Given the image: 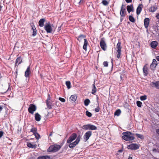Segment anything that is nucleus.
<instances>
[{
  "instance_id": "nucleus-61",
  "label": "nucleus",
  "mask_w": 159,
  "mask_h": 159,
  "mask_svg": "<svg viewBox=\"0 0 159 159\" xmlns=\"http://www.w3.org/2000/svg\"><path fill=\"white\" fill-rule=\"evenodd\" d=\"M61 26H60V27H59L58 28V31H60V30L61 29Z\"/></svg>"
},
{
  "instance_id": "nucleus-46",
  "label": "nucleus",
  "mask_w": 159,
  "mask_h": 159,
  "mask_svg": "<svg viewBox=\"0 0 159 159\" xmlns=\"http://www.w3.org/2000/svg\"><path fill=\"white\" fill-rule=\"evenodd\" d=\"M136 136L137 137L141 139H142L143 138V136L141 134H136Z\"/></svg>"
},
{
  "instance_id": "nucleus-34",
  "label": "nucleus",
  "mask_w": 159,
  "mask_h": 159,
  "mask_svg": "<svg viewBox=\"0 0 159 159\" xmlns=\"http://www.w3.org/2000/svg\"><path fill=\"white\" fill-rule=\"evenodd\" d=\"M157 7L155 6H152L149 10L150 11L152 12H153L155 11L157 9Z\"/></svg>"
},
{
  "instance_id": "nucleus-8",
  "label": "nucleus",
  "mask_w": 159,
  "mask_h": 159,
  "mask_svg": "<svg viewBox=\"0 0 159 159\" xmlns=\"http://www.w3.org/2000/svg\"><path fill=\"white\" fill-rule=\"evenodd\" d=\"M139 145L136 143H132L127 146L128 149L131 150H136L139 149Z\"/></svg>"
},
{
  "instance_id": "nucleus-59",
  "label": "nucleus",
  "mask_w": 159,
  "mask_h": 159,
  "mask_svg": "<svg viewBox=\"0 0 159 159\" xmlns=\"http://www.w3.org/2000/svg\"><path fill=\"white\" fill-rule=\"evenodd\" d=\"M84 0H80L79 3H82L83 2Z\"/></svg>"
},
{
  "instance_id": "nucleus-63",
  "label": "nucleus",
  "mask_w": 159,
  "mask_h": 159,
  "mask_svg": "<svg viewBox=\"0 0 159 159\" xmlns=\"http://www.w3.org/2000/svg\"><path fill=\"white\" fill-rule=\"evenodd\" d=\"M128 159H132V157H129Z\"/></svg>"
},
{
  "instance_id": "nucleus-14",
  "label": "nucleus",
  "mask_w": 159,
  "mask_h": 159,
  "mask_svg": "<svg viewBox=\"0 0 159 159\" xmlns=\"http://www.w3.org/2000/svg\"><path fill=\"white\" fill-rule=\"evenodd\" d=\"M30 65L28 66L25 72V76L26 77H28L30 74Z\"/></svg>"
},
{
  "instance_id": "nucleus-62",
  "label": "nucleus",
  "mask_w": 159,
  "mask_h": 159,
  "mask_svg": "<svg viewBox=\"0 0 159 159\" xmlns=\"http://www.w3.org/2000/svg\"><path fill=\"white\" fill-rule=\"evenodd\" d=\"M50 147H49L48 148V149H47V151H48V152H50Z\"/></svg>"
},
{
  "instance_id": "nucleus-44",
  "label": "nucleus",
  "mask_w": 159,
  "mask_h": 159,
  "mask_svg": "<svg viewBox=\"0 0 159 159\" xmlns=\"http://www.w3.org/2000/svg\"><path fill=\"white\" fill-rule=\"evenodd\" d=\"M86 115L89 117H91L92 116V113L89 112L88 111H87L86 112Z\"/></svg>"
},
{
  "instance_id": "nucleus-19",
  "label": "nucleus",
  "mask_w": 159,
  "mask_h": 159,
  "mask_svg": "<svg viewBox=\"0 0 159 159\" xmlns=\"http://www.w3.org/2000/svg\"><path fill=\"white\" fill-rule=\"evenodd\" d=\"M158 43L156 41H153L151 42L150 45L151 47L154 49H155L157 46Z\"/></svg>"
},
{
  "instance_id": "nucleus-40",
  "label": "nucleus",
  "mask_w": 159,
  "mask_h": 159,
  "mask_svg": "<svg viewBox=\"0 0 159 159\" xmlns=\"http://www.w3.org/2000/svg\"><path fill=\"white\" fill-rule=\"evenodd\" d=\"M121 113V111L120 109L117 110L115 112L114 115L117 116H119Z\"/></svg>"
},
{
  "instance_id": "nucleus-17",
  "label": "nucleus",
  "mask_w": 159,
  "mask_h": 159,
  "mask_svg": "<svg viewBox=\"0 0 159 159\" xmlns=\"http://www.w3.org/2000/svg\"><path fill=\"white\" fill-rule=\"evenodd\" d=\"M22 62V59L20 57H18L16 59L15 63V66H18Z\"/></svg>"
},
{
  "instance_id": "nucleus-48",
  "label": "nucleus",
  "mask_w": 159,
  "mask_h": 159,
  "mask_svg": "<svg viewBox=\"0 0 159 159\" xmlns=\"http://www.w3.org/2000/svg\"><path fill=\"white\" fill-rule=\"evenodd\" d=\"M103 65L105 67H107L108 66V63L107 61H105L103 62Z\"/></svg>"
},
{
  "instance_id": "nucleus-33",
  "label": "nucleus",
  "mask_w": 159,
  "mask_h": 159,
  "mask_svg": "<svg viewBox=\"0 0 159 159\" xmlns=\"http://www.w3.org/2000/svg\"><path fill=\"white\" fill-rule=\"evenodd\" d=\"M6 89H5L4 87L1 88L0 89L1 91L0 92V94L1 95H3L6 93Z\"/></svg>"
},
{
  "instance_id": "nucleus-64",
  "label": "nucleus",
  "mask_w": 159,
  "mask_h": 159,
  "mask_svg": "<svg viewBox=\"0 0 159 159\" xmlns=\"http://www.w3.org/2000/svg\"><path fill=\"white\" fill-rule=\"evenodd\" d=\"M123 18H122V17L121 18H120V20L121 21H122L123 20Z\"/></svg>"
},
{
  "instance_id": "nucleus-60",
  "label": "nucleus",
  "mask_w": 159,
  "mask_h": 159,
  "mask_svg": "<svg viewBox=\"0 0 159 159\" xmlns=\"http://www.w3.org/2000/svg\"><path fill=\"white\" fill-rule=\"evenodd\" d=\"M28 159H35V158L33 157H30V158H29Z\"/></svg>"
},
{
  "instance_id": "nucleus-27",
  "label": "nucleus",
  "mask_w": 159,
  "mask_h": 159,
  "mask_svg": "<svg viewBox=\"0 0 159 159\" xmlns=\"http://www.w3.org/2000/svg\"><path fill=\"white\" fill-rule=\"evenodd\" d=\"M85 37V35L83 34H81L78 37L77 39L80 42L82 41L84 39H85L84 38Z\"/></svg>"
},
{
  "instance_id": "nucleus-23",
  "label": "nucleus",
  "mask_w": 159,
  "mask_h": 159,
  "mask_svg": "<svg viewBox=\"0 0 159 159\" xmlns=\"http://www.w3.org/2000/svg\"><path fill=\"white\" fill-rule=\"evenodd\" d=\"M32 29L33 30V33L32 35V36L33 37L35 36L37 34V30L34 25L32 26Z\"/></svg>"
},
{
  "instance_id": "nucleus-51",
  "label": "nucleus",
  "mask_w": 159,
  "mask_h": 159,
  "mask_svg": "<svg viewBox=\"0 0 159 159\" xmlns=\"http://www.w3.org/2000/svg\"><path fill=\"white\" fill-rule=\"evenodd\" d=\"M9 87L8 88V89L7 90H6V93L7 92H8V91H9V90H11V87L10 86V85H9Z\"/></svg>"
},
{
  "instance_id": "nucleus-49",
  "label": "nucleus",
  "mask_w": 159,
  "mask_h": 159,
  "mask_svg": "<svg viewBox=\"0 0 159 159\" xmlns=\"http://www.w3.org/2000/svg\"><path fill=\"white\" fill-rule=\"evenodd\" d=\"M100 108L99 106H98L96 108H95V111L96 112H98L99 111Z\"/></svg>"
},
{
  "instance_id": "nucleus-12",
  "label": "nucleus",
  "mask_w": 159,
  "mask_h": 159,
  "mask_svg": "<svg viewBox=\"0 0 159 159\" xmlns=\"http://www.w3.org/2000/svg\"><path fill=\"white\" fill-rule=\"evenodd\" d=\"M157 65V62L155 59H153L152 62L150 66V68L152 70H155V68Z\"/></svg>"
},
{
  "instance_id": "nucleus-7",
  "label": "nucleus",
  "mask_w": 159,
  "mask_h": 159,
  "mask_svg": "<svg viewBox=\"0 0 159 159\" xmlns=\"http://www.w3.org/2000/svg\"><path fill=\"white\" fill-rule=\"evenodd\" d=\"M80 136H78L75 141L72 143H70L69 145V148H72L75 147L76 145L79 143V142L80 141Z\"/></svg>"
},
{
  "instance_id": "nucleus-2",
  "label": "nucleus",
  "mask_w": 159,
  "mask_h": 159,
  "mask_svg": "<svg viewBox=\"0 0 159 159\" xmlns=\"http://www.w3.org/2000/svg\"><path fill=\"white\" fill-rule=\"evenodd\" d=\"M50 94H48V97L46 101V104L48 107L45 108L44 110V119L46 120L47 119L49 115L48 110L50 109Z\"/></svg>"
},
{
  "instance_id": "nucleus-22",
  "label": "nucleus",
  "mask_w": 159,
  "mask_h": 159,
  "mask_svg": "<svg viewBox=\"0 0 159 159\" xmlns=\"http://www.w3.org/2000/svg\"><path fill=\"white\" fill-rule=\"evenodd\" d=\"M45 20V19L44 18H42L39 20V24L40 27H42L44 26V24Z\"/></svg>"
},
{
  "instance_id": "nucleus-55",
  "label": "nucleus",
  "mask_w": 159,
  "mask_h": 159,
  "mask_svg": "<svg viewBox=\"0 0 159 159\" xmlns=\"http://www.w3.org/2000/svg\"><path fill=\"white\" fill-rule=\"evenodd\" d=\"M123 149H121L119 150L118 151V152H123Z\"/></svg>"
},
{
  "instance_id": "nucleus-26",
  "label": "nucleus",
  "mask_w": 159,
  "mask_h": 159,
  "mask_svg": "<svg viewBox=\"0 0 159 159\" xmlns=\"http://www.w3.org/2000/svg\"><path fill=\"white\" fill-rule=\"evenodd\" d=\"M84 43L83 46V48L85 50H87V46L88 44V43L87 40L86 39H84Z\"/></svg>"
},
{
  "instance_id": "nucleus-58",
  "label": "nucleus",
  "mask_w": 159,
  "mask_h": 159,
  "mask_svg": "<svg viewBox=\"0 0 159 159\" xmlns=\"http://www.w3.org/2000/svg\"><path fill=\"white\" fill-rule=\"evenodd\" d=\"M156 17L158 19H159V13L156 16Z\"/></svg>"
},
{
  "instance_id": "nucleus-35",
  "label": "nucleus",
  "mask_w": 159,
  "mask_h": 159,
  "mask_svg": "<svg viewBox=\"0 0 159 159\" xmlns=\"http://www.w3.org/2000/svg\"><path fill=\"white\" fill-rule=\"evenodd\" d=\"M84 102L85 106H87L90 103V102L89 99H86L84 100Z\"/></svg>"
},
{
  "instance_id": "nucleus-50",
  "label": "nucleus",
  "mask_w": 159,
  "mask_h": 159,
  "mask_svg": "<svg viewBox=\"0 0 159 159\" xmlns=\"http://www.w3.org/2000/svg\"><path fill=\"white\" fill-rule=\"evenodd\" d=\"M4 132L2 131H0V138H1Z\"/></svg>"
},
{
  "instance_id": "nucleus-43",
  "label": "nucleus",
  "mask_w": 159,
  "mask_h": 159,
  "mask_svg": "<svg viewBox=\"0 0 159 159\" xmlns=\"http://www.w3.org/2000/svg\"><path fill=\"white\" fill-rule=\"evenodd\" d=\"M102 3L103 5L105 6L109 4L108 2L106 0H104L102 1Z\"/></svg>"
},
{
  "instance_id": "nucleus-52",
  "label": "nucleus",
  "mask_w": 159,
  "mask_h": 159,
  "mask_svg": "<svg viewBox=\"0 0 159 159\" xmlns=\"http://www.w3.org/2000/svg\"><path fill=\"white\" fill-rule=\"evenodd\" d=\"M156 132L157 134L159 136V129H157L156 130Z\"/></svg>"
},
{
  "instance_id": "nucleus-1",
  "label": "nucleus",
  "mask_w": 159,
  "mask_h": 159,
  "mask_svg": "<svg viewBox=\"0 0 159 159\" xmlns=\"http://www.w3.org/2000/svg\"><path fill=\"white\" fill-rule=\"evenodd\" d=\"M122 134V138L126 141H132L135 139L134 134L129 131L123 132Z\"/></svg>"
},
{
  "instance_id": "nucleus-56",
  "label": "nucleus",
  "mask_w": 159,
  "mask_h": 159,
  "mask_svg": "<svg viewBox=\"0 0 159 159\" xmlns=\"http://www.w3.org/2000/svg\"><path fill=\"white\" fill-rule=\"evenodd\" d=\"M2 6L1 5V4L0 3V11L2 10Z\"/></svg>"
},
{
  "instance_id": "nucleus-11",
  "label": "nucleus",
  "mask_w": 159,
  "mask_h": 159,
  "mask_svg": "<svg viewBox=\"0 0 159 159\" xmlns=\"http://www.w3.org/2000/svg\"><path fill=\"white\" fill-rule=\"evenodd\" d=\"M126 11L125 6L124 5H122L121 6V9L120 12V15L122 17H125L126 14Z\"/></svg>"
},
{
  "instance_id": "nucleus-54",
  "label": "nucleus",
  "mask_w": 159,
  "mask_h": 159,
  "mask_svg": "<svg viewBox=\"0 0 159 159\" xmlns=\"http://www.w3.org/2000/svg\"><path fill=\"white\" fill-rule=\"evenodd\" d=\"M2 107L0 105V112L2 111Z\"/></svg>"
},
{
  "instance_id": "nucleus-13",
  "label": "nucleus",
  "mask_w": 159,
  "mask_h": 159,
  "mask_svg": "<svg viewBox=\"0 0 159 159\" xmlns=\"http://www.w3.org/2000/svg\"><path fill=\"white\" fill-rule=\"evenodd\" d=\"M53 19L54 21L53 23L52 24H50V33H52L55 31L57 26L56 24L55 23V21H54V19Z\"/></svg>"
},
{
  "instance_id": "nucleus-28",
  "label": "nucleus",
  "mask_w": 159,
  "mask_h": 159,
  "mask_svg": "<svg viewBox=\"0 0 159 159\" xmlns=\"http://www.w3.org/2000/svg\"><path fill=\"white\" fill-rule=\"evenodd\" d=\"M77 98V96L76 94L73 95L71 96L70 98V101L75 102Z\"/></svg>"
},
{
  "instance_id": "nucleus-3",
  "label": "nucleus",
  "mask_w": 159,
  "mask_h": 159,
  "mask_svg": "<svg viewBox=\"0 0 159 159\" xmlns=\"http://www.w3.org/2000/svg\"><path fill=\"white\" fill-rule=\"evenodd\" d=\"M62 146L57 144L50 145V152H55L58 151L61 148Z\"/></svg>"
},
{
  "instance_id": "nucleus-25",
  "label": "nucleus",
  "mask_w": 159,
  "mask_h": 159,
  "mask_svg": "<svg viewBox=\"0 0 159 159\" xmlns=\"http://www.w3.org/2000/svg\"><path fill=\"white\" fill-rule=\"evenodd\" d=\"M27 145L29 148L34 149L36 148L37 146L36 144H33L30 142H28L27 143Z\"/></svg>"
},
{
  "instance_id": "nucleus-24",
  "label": "nucleus",
  "mask_w": 159,
  "mask_h": 159,
  "mask_svg": "<svg viewBox=\"0 0 159 159\" xmlns=\"http://www.w3.org/2000/svg\"><path fill=\"white\" fill-rule=\"evenodd\" d=\"M143 71L145 76H147L148 74V69L146 65L143 67Z\"/></svg>"
},
{
  "instance_id": "nucleus-18",
  "label": "nucleus",
  "mask_w": 159,
  "mask_h": 159,
  "mask_svg": "<svg viewBox=\"0 0 159 159\" xmlns=\"http://www.w3.org/2000/svg\"><path fill=\"white\" fill-rule=\"evenodd\" d=\"M44 28L47 33H50V22L45 25Z\"/></svg>"
},
{
  "instance_id": "nucleus-21",
  "label": "nucleus",
  "mask_w": 159,
  "mask_h": 159,
  "mask_svg": "<svg viewBox=\"0 0 159 159\" xmlns=\"http://www.w3.org/2000/svg\"><path fill=\"white\" fill-rule=\"evenodd\" d=\"M35 120L37 121H39L41 119V116L38 113H36L35 114Z\"/></svg>"
},
{
  "instance_id": "nucleus-4",
  "label": "nucleus",
  "mask_w": 159,
  "mask_h": 159,
  "mask_svg": "<svg viewBox=\"0 0 159 159\" xmlns=\"http://www.w3.org/2000/svg\"><path fill=\"white\" fill-rule=\"evenodd\" d=\"M121 43L119 42L116 45V48L117 49L116 52V57L118 58H119L121 55Z\"/></svg>"
},
{
  "instance_id": "nucleus-6",
  "label": "nucleus",
  "mask_w": 159,
  "mask_h": 159,
  "mask_svg": "<svg viewBox=\"0 0 159 159\" xmlns=\"http://www.w3.org/2000/svg\"><path fill=\"white\" fill-rule=\"evenodd\" d=\"M100 45L101 48L104 51L107 50V46L104 38H102L100 42Z\"/></svg>"
},
{
  "instance_id": "nucleus-37",
  "label": "nucleus",
  "mask_w": 159,
  "mask_h": 159,
  "mask_svg": "<svg viewBox=\"0 0 159 159\" xmlns=\"http://www.w3.org/2000/svg\"><path fill=\"white\" fill-rule=\"evenodd\" d=\"M37 128L36 127H32L30 130V132L33 133V134L37 132Z\"/></svg>"
},
{
  "instance_id": "nucleus-32",
  "label": "nucleus",
  "mask_w": 159,
  "mask_h": 159,
  "mask_svg": "<svg viewBox=\"0 0 159 159\" xmlns=\"http://www.w3.org/2000/svg\"><path fill=\"white\" fill-rule=\"evenodd\" d=\"M97 129V127L95 125L90 124L89 127V130H95Z\"/></svg>"
},
{
  "instance_id": "nucleus-9",
  "label": "nucleus",
  "mask_w": 159,
  "mask_h": 159,
  "mask_svg": "<svg viewBox=\"0 0 159 159\" xmlns=\"http://www.w3.org/2000/svg\"><path fill=\"white\" fill-rule=\"evenodd\" d=\"M77 137V135L76 133H73L67 140V143H71Z\"/></svg>"
},
{
  "instance_id": "nucleus-53",
  "label": "nucleus",
  "mask_w": 159,
  "mask_h": 159,
  "mask_svg": "<svg viewBox=\"0 0 159 159\" xmlns=\"http://www.w3.org/2000/svg\"><path fill=\"white\" fill-rule=\"evenodd\" d=\"M125 1L127 3H130L132 2V0H125Z\"/></svg>"
},
{
  "instance_id": "nucleus-39",
  "label": "nucleus",
  "mask_w": 159,
  "mask_h": 159,
  "mask_svg": "<svg viewBox=\"0 0 159 159\" xmlns=\"http://www.w3.org/2000/svg\"><path fill=\"white\" fill-rule=\"evenodd\" d=\"M66 84L68 89H70L71 88V83L70 81H66Z\"/></svg>"
},
{
  "instance_id": "nucleus-30",
  "label": "nucleus",
  "mask_w": 159,
  "mask_h": 159,
  "mask_svg": "<svg viewBox=\"0 0 159 159\" xmlns=\"http://www.w3.org/2000/svg\"><path fill=\"white\" fill-rule=\"evenodd\" d=\"M96 91L97 89L95 85V84H94L92 85V89L91 93L93 94H94Z\"/></svg>"
},
{
  "instance_id": "nucleus-20",
  "label": "nucleus",
  "mask_w": 159,
  "mask_h": 159,
  "mask_svg": "<svg viewBox=\"0 0 159 159\" xmlns=\"http://www.w3.org/2000/svg\"><path fill=\"white\" fill-rule=\"evenodd\" d=\"M143 5L142 4H139L137 7L136 10V14L137 15H139L142 10V6Z\"/></svg>"
},
{
  "instance_id": "nucleus-41",
  "label": "nucleus",
  "mask_w": 159,
  "mask_h": 159,
  "mask_svg": "<svg viewBox=\"0 0 159 159\" xmlns=\"http://www.w3.org/2000/svg\"><path fill=\"white\" fill-rule=\"evenodd\" d=\"M34 134L35 138L36 139L38 140L40 137V134L37 133H35Z\"/></svg>"
},
{
  "instance_id": "nucleus-15",
  "label": "nucleus",
  "mask_w": 159,
  "mask_h": 159,
  "mask_svg": "<svg viewBox=\"0 0 159 159\" xmlns=\"http://www.w3.org/2000/svg\"><path fill=\"white\" fill-rule=\"evenodd\" d=\"M150 20L149 18H146L144 20V25L146 29H147L149 25Z\"/></svg>"
},
{
  "instance_id": "nucleus-10",
  "label": "nucleus",
  "mask_w": 159,
  "mask_h": 159,
  "mask_svg": "<svg viewBox=\"0 0 159 159\" xmlns=\"http://www.w3.org/2000/svg\"><path fill=\"white\" fill-rule=\"evenodd\" d=\"M92 134V132L91 131H87L84 136V141L86 142L89 139Z\"/></svg>"
},
{
  "instance_id": "nucleus-42",
  "label": "nucleus",
  "mask_w": 159,
  "mask_h": 159,
  "mask_svg": "<svg viewBox=\"0 0 159 159\" xmlns=\"http://www.w3.org/2000/svg\"><path fill=\"white\" fill-rule=\"evenodd\" d=\"M136 104H137V106L138 107H140L142 106V102H141L140 101H137L136 102Z\"/></svg>"
},
{
  "instance_id": "nucleus-57",
  "label": "nucleus",
  "mask_w": 159,
  "mask_h": 159,
  "mask_svg": "<svg viewBox=\"0 0 159 159\" xmlns=\"http://www.w3.org/2000/svg\"><path fill=\"white\" fill-rule=\"evenodd\" d=\"M156 58L158 61H159V56L156 57Z\"/></svg>"
},
{
  "instance_id": "nucleus-47",
  "label": "nucleus",
  "mask_w": 159,
  "mask_h": 159,
  "mask_svg": "<svg viewBox=\"0 0 159 159\" xmlns=\"http://www.w3.org/2000/svg\"><path fill=\"white\" fill-rule=\"evenodd\" d=\"M59 99L60 101H61V102H65V100L64 98H62L61 97H60L59 98Z\"/></svg>"
},
{
  "instance_id": "nucleus-29",
  "label": "nucleus",
  "mask_w": 159,
  "mask_h": 159,
  "mask_svg": "<svg viewBox=\"0 0 159 159\" xmlns=\"http://www.w3.org/2000/svg\"><path fill=\"white\" fill-rule=\"evenodd\" d=\"M37 159H50V156L45 155L39 156Z\"/></svg>"
},
{
  "instance_id": "nucleus-45",
  "label": "nucleus",
  "mask_w": 159,
  "mask_h": 159,
  "mask_svg": "<svg viewBox=\"0 0 159 159\" xmlns=\"http://www.w3.org/2000/svg\"><path fill=\"white\" fill-rule=\"evenodd\" d=\"M147 99V96L145 95L141 96L140 97V99L142 101H144Z\"/></svg>"
},
{
  "instance_id": "nucleus-36",
  "label": "nucleus",
  "mask_w": 159,
  "mask_h": 159,
  "mask_svg": "<svg viewBox=\"0 0 159 159\" xmlns=\"http://www.w3.org/2000/svg\"><path fill=\"white\" fill-rule=\"evenodd\" d=\"M90 124H87L83 125L82 127V128L84 130H89Z\"/></svg>"
},
{
  "instance_id": "nucleus-31",
  "label": "nucleus",
  "mask_w": 159,
  "mask_h": 159,
  "mask_svg": "<svg viewBox=\"0 0 159 159\" xmlns=\"http://www.w3.org/2000/svg\"><path fill=\"white\" fill-rule=\"evenodd\" d=\"M127 9L128 12L130 13L131 11H133V6L132 5H128L127 7Z\"/></svg>"
},
{
  "instance_id": "nucleus-38",
  "label": "nucleus",
  "mask_w": 159,
  "mask_h": 159,
  "mask_svg": "<svg viewBox=\"0 0 159 159\" xmlns=\"http://www.w3.org/2000/svg\"><path fill=\"white\" fill-rule=\"evenodd\" d=\"M129 20L130 21L134 23L135 21V20L132 16L130 15L129 16Z\"/></svg>"
},
{
  "instance_id": "nucleus-5",
  "label": "nucleus",
  "mask_w": 159,
  "mask_h": 159,
  "mask_svg": "<svg viewBox=\"0 0 159 159\" xmlns=\"http://www.w3.org/2000/svg\"><path fill=\"white\" fill-rule=\"evenodd\" d=\"M37 109V107L34 104H30L28 108V111L31 114H33Z\"/></svg>"
},
{
  "instance_id": "nucleus-16",
  "label": "nucleus",
  "mask_w": 159,
  "mask_h": 159,
  "mask_svg": "<svg viewBox=\"0 0 159 159\" xmlns=\"http://www.w3.org/2000/svg\"><path fill=\"white\" fill-rule=\"evenodd\" d=\"M150 85L152 87L159 89V81L152 82L151 83Z\"/></svg>"
}]
</instances>
